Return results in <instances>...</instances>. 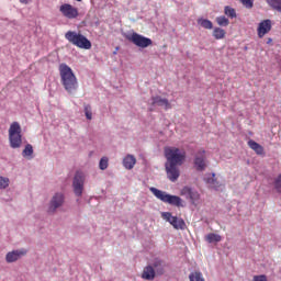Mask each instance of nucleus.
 <instances>
[{"label": "nucleus", "instance_id": "1", "mask_svg": "<svg viewBox=\"0 0 281 281\" xmlns=\"http://www.w3.org/2000/svg\"><path fill=\"white\" fill-rule=\"evenodd\" d=\"M165 157L167 159L165 162L167 178L175 183L181 176L178 166H183V162L186 161V151L177 147H167L165 148Z\"/></svg>", "mask_w": 281, "mask_h": 281}, {"label": "nucleus", "instance_id": "2", "mask_svg": "<svg viewBox=\"0 0 281 281\" xmlns=\"http://www.w3.org/2000/svg\"><path fill=\"white\" fill-rule=\"evenodd\" d=\"M59 76L61 85L67 93H76L78 91V78L71 67L63 63L59 65Z\"/></svg>", "mask_w": 281, "mask_h": 281}, {"label": "nucleus", "instance_id": "3", "mask_svg": "<svg viewBox=\"0 0 281 281\" xmlns=\"http://www.w3.org/2000/svg\"><path fill=\"white\" fill-rule=\"evenodd\" d=\"M150 192L161 201L162 203H168L169 205H173L175 207H183V200L179 198V195H172L166 191H161L155 187H151Z\"/></svg>", "mask_w": 281, "mask_h": 281}, {"label": "nucleus", "instance_id": "4", "mask_svg": "<svg viewBox=\"0 0 281 281\" xmlns=\"http://www.w3.org/2000/svg\"><path fill=\"white\" fill-rule=\"evenodd\" d=\"M21 124L19 122L11 123L9 127V144L11 148H21L23 145V135Z\"/></svg>", "mask_w": 281, "mask_h": 281}, {"label": "nucleus", "instance_id": "5", "mask_svg": "<svg viewBox=\"0 0 281 281\" xmlns=\"http://www.w3.org/2000/svg\"><path fill=\"white\" fill-rule=\"evenodd\" d=\"M65 38L69 41L71 45L79 47V49H91V41L76 31H68L65 34Z\"/></svg>", "mask_w": 281, "mask_h": 281}, {"label": "nucleus", "instance_id": "6", "mask_svg": "<svg viewBox=\"0 0 281 281\" xmlns=\"http://www.w3.org/2000/svg\"><path fill=\"white\" fill-rule=\"evenodd\" d=\"M87 180V176L82 171H76L72 178V190L74 194L77 196H82V192H85V181Z\"/></svg>", "mask_w": 281, "mask_h": 281}, {"label": "nucleus", "instance_id": "7", "mask_svg": "<svg viewBox=\"0 0 281 281\" xmlns=\"http://www.w3.org/2000/svg\"><path fill=\"white\" fill-rule=\"evenodd\" d=\"M63 205H65V194L60 192L55 193L48 203L47 214L54 215Z\"/></svg>", "mask_w": 281, "mask_h": 281}, {"label": "nucleus", "instance_id": "8", "mask_svg": "<svg viewBox=\"0 0 281 281\" xmlns=\"http://www.w3.org/2000/svg\"><path fill=\"white\" fill-rule=\"evenodd\" d=\"M126 38L130 43H133V45H136V47H140L142 49H146V47H150V45H153V40L138 33L127 35Z\"/></svg>", "mask_w": 281, "mask_h": 281}, {"label": "nucleus", "instance_id": "9", "mask_svg": "<svg viewBox=\"0 0 281 281\" xmlns=\"http://www.w3.org/2000/svg\"><path fill=\"white\" fill-rule=\"evenodd\" d=\"M193 166L198 172H203L207 168V157L205 156V149H200L193 160Z\"/></svg>", "mask_w": 281, "mask_h": 281}, {"label": "nucleus", "instance_id": "10", "mask_svg": "<svg viewBox=\"0 0 281 281\" xmlns=\"http://www.w3.org/2000/svg\"><path fill=\"white\" fill-rule=\"evenodd\" d=\"M161 217L164 221H167V223H170L173 229H186V221H183V218L172 216V213L170 212H162Z\"/></svg>", "mask_w": 281, "mask_h": 281}, {"label": "nucleus", "instance_id": "11", "mask_svg": "<svg viewBox=\"0 0 281 281\" xmlns=\"http://www.w3.org/2000/svg\"><path fill=\"white\" fill-rule=\"evenodd\" d=\"M59 12L66 19H78V9L69 3L61 4L59 7Z\"/></svg>", "mask_w": 281, "mask_h": 281}, {"label": "nucleus", "instance_id": "12", "mask_svg": "<svg viewBox=\"0 0 281 281\" xmlns=\"http://www.w3.org/2000/svg\"><path fill=\"white\" fill-rule=\"evenodd\" d=\"M23 256H27V249L21 248V249L12 250L5 255V261L9 263L16 262V260H21Z\"/></svg>", "mask_w": 281, "mask_h": 281}, {"label": "nucleus", "instance_id": "13", "mask_svg": "<svg viewBox=\"0 0 281 281\" xmlns=\"http://www.w3.org/2000/svg\"><path fill=\"white\" fill-rule=\"evenodd\" d=\"M151 105L153 106H161L165 109V111H168V109H172V104H170V101L166 98H161L159 95L151 97Z\"/></svg>", "mask_w": 281, "mask_h": 281}, {"label": "nucleus", "instance_id": "14", "mask_svg": "<svg viewBox=\"0 0 281 281\" xmlns=\"http://www.w3.org/2000/svg\"><path fill=\"white\" fill-rule=\"evenodd\" d=\"M259 38H262L266 34L271 32V20H262L257 29Z\"/></svg>", "mask_w": 281, "mask_h": 281}, {"label": "nucleus", "instance_id": "15", "mask_svg": "<svg viewBox=\"0 0 281 281\" xmlns=\"http://www.w3.org/2000/svg\"><path fill=\"white\" fill-rule=\"evenodd\" d=\"M205 183H207V186H210V188H212L213 190H218V188H221V182H218V180L216 179V173H209L205 178H204Z\"/></svg>", "mask_w": 281, "mask_h": 281}, {"label": "nucleus", "instance_id": "16", "mask_svg": "<svg viewBox=\"0 0 281 281\" xmlns=\"http://www.w3.org/2000/svg\"><path fill=\"white\" fill-rule=\"evenodd\" d=\"M155 268H153V266L148 265L143 269L142 276L140 278L143 280H148V281H153L155 280Z\"/></svg>", "mask_w": 281, "mask_h": 281}, {"label": "nucleus", "instance_id": "17", "mask_svg": "<svg viewBox=\"0 0 281 281\" xmlns=\"http://www.w3.org/2000/svg\"><path fill=\"white\" fill-rule=\"evenodd\" d=\"M135 164H137V159L133 155H127L123 159V166L126 170H133V168H135Z\"/></svg>", "mask_w": 281, "mask_h": 281}, {"label": "nucleus", "instance_id": "18", "mask_svg": "<svg viewBox=\"0 0 281 281\" xmlns=\"http://www.w3.org/2000/svg\"><path fill=\"white\" fill-rule=\"evenodd\" d=\"M248 146L251 148V150L256 151V155H265V147L262 145L256 143V140L250 139L248 140Z\"/></svg>", "mask_w": 281, "mask_h": 281}, {"label": "nucleus", "instance_id": "19", "mask_svg": "<svg viewBox=\"0 0 281 281\" xmlns=\"http://www.w3.org/2000/svg\"><path fill=\"white\" fill-rule=\"evenodd\" d=\"M156 276H164V261L156 259L151 265Z\"/></svg>", "mask_w": 281, "mask_h": 281}, {"label": "nucleus", "instance_id": "20", "mask_svg": "<svg viewBox=\"0 0 281 281\" xmlns=\"http://www.w3.org/2000/svg\"><path fill=\"white\" fill-rule=\"evenodd\" d=\"M34 147L32 146V144H27L25 145L24 149L22 150V157H24V159H33L34 158Z\"/></svg>", "mask_w": 281, "mask_h": 281}, {"label": "nucleus", "instance_id": "21", "mask_svg": "<svg viewBox=\"0 0 281 281\" xmlns=\"http://www.w3.org/2000/svg\"><path fill=\"white\" fill-rule=\"evenodd\" d=\"M182 192L191 199V201H199V192L194 191L192 188L184 187Z\"/></svg>", "mask_w": 281, "mask_h": 281}, {"label": "nucleus", "instance_id": "22", "mask_svg": "<svg viewBox=\"0 0 281 281\" xmlns=\"http://www.w3.org/2000/svg\"><path fill=\"white\" fill-rule=\"evenodd\" d=\"M198 25H201L204 30H212L214 27L212 21L203 18L198 19Z\"/></svg>", "mask_w": 281, "mask_h": 281}, {"label": "nucleus", "instance_id": "23", "mask_svg": "<svg viewBox=\"0 0 281 281\" xmlns=\"http://www.w3.org/2000/svg\"><path fill=\"white\" fill-rule=\"evenodd\" d=\"M205 239L206 241L212 244V243H221V240H223V237H221V235L218 234L210 233L206 235Z\"/></svg>", "mask_w": 281, "mask_h": 281}, {"label": "nucleus", "instance_id": "24", "mask_svg": "<svg viewBox=\"0 0 281 281\" xmlns=\"http://www.w3.org/2000/svg\"><path fill=\"white\" fill-rule=\"evenodd\" d=\"M272 10L281 13V0H266Z\"/></svg>", "mask_w": 281, "mask_h": 281}, {"label": "nucleus", "instance_id": "25", "mask_svg": "<svg viewBox=\"0 0 281 281\" xmlns=\"http://www.w3.org/2000/svg\"><path fill=\"white\" fill-rule=\"evenodd\" d=\"M225 30L221 29V27H215L213 30V36L216 41H221V38H225Z\"/></svg>", "mask_w": 281, "mask_h": 281}, {"label": "nucleus", "instance_id": "26", "mask_svg": "<svg viewBox=\"0 0 281 281\" xmlns=\"http://www.w3.org/2000/svg\"><path fill=\"white\" fill-rule=\"evenodd\" d=\"M189 280L190 281H205V279L203 278V273L199 272V271H193L189 274Z\"/></svg>", "mask_w": 281, "mask_h": 281}, {"label": "nucleus", "instance_id": "27", "mask_svg": "<svg viewBox=\"0 0 281 281\" xmlns=\"http://www.w3.org/2000/svg\"><path fill=\"white\" fill-rule=\"evenodd\" d=\"M224 14H226V16L229 19H236V10L229 5L224 8Z\"/></svg>", "mask_w": 281, "mask_h": 281}, {"label": "nucleus", "instance_id": "28", "mask_svg": "<svg viewBox=\"0 0 281 281\" xmlns=\"http://www.w3.org/2000/svg\"><path fill=\"white\" fill-rule=\"evenodd\" d=\"M216 22L221 27H227L229 25V19H227L225 15L216 18Z\"/></svg>", "mask_w": 281, "mask_h": 281}, {"label": "nucleus", "instance_id": "29", "mask_svg": "<svg viewBox=\"0 0 281 281\" xmlns=\"http://www.w3.org/2000/svg\"><path fill=\"white\" fill-rule=\"evenodd\" d=\"M10 186V178L0 176V190H5Z\"/></svg>", "mask_w": 281, "mask_h": 281}, {"label": "nucleus", "instance_id": "30", "mask_svg": "<svg viewBox=\"0 0 281 281\" xmlns=\"http://www.w3.org/2000/svg\"><path fill=\"white\" fill-rule=\"evenodd\" d=\"M100 170H106L109 168V158L102 157L99 162Z\"/></svg>", "mask_w": 281, "mask_h": 281}, {"label": "nucleus", "instance_id": "31", "mask_svg": "<svg viewBox=\"0 0 281 281\" xmlns=\"http://www.w3.org/2000/svg\"><path fill=\"white\" fill-rule=\"evenodd\" d=\"M85 115H86L87 120H93V113L91 111L90 104H85Z\"/></svg>", "mask_w": 281, "mask_h": 281}, {"label": "nucleus", "instance_id": "32", "mask_svg": "<svg viewBox=\"0 0 281 281\" xmlns=\"http://www.w3.org/2000/svg\"><path fill=\"white\" fill-rule=\"evenodd\" d=\"M274 188L279 194H281V175L278 176V178L274 181Z\"/></svg>", "mask_w": 281, "mask_h": 281}, {"label": "nucleus", "instance_id": "33", "mask_svg": "<svg viewBox=\"0 0 281 281\" xmlns=\"http://www.w3.org/2000/svg\"><path fill=\"white\" fill-rule=\"evenodd\" d=\"M240 2L243 3V5H245V8H248V10H250V8H254V0H240Z\"/></svg>", "mask_w": 281, "mask_h": 281}, {"label": "nucleus", "instance_id": "34", "mask_svg": "<svg viewBox=\"0 0 281 281\" xmlns=\"http://www.w3.org/2000/svg\"><path fill=\"white\" fill-rule=\"evenodd\" d=\"M252 281H269V280L267 279L266 274H259V276H255L252 278Z\"/></svg>", "mask_w": 281, "mask_h": 281}, {"label": "nucleus", "instance_id": "35", "mask_svg": "<svg viewBox=\"0 0 281 281\" xmlns=\"http://www.w3.org/2000/svg\"><path fill=\"white\" fill-rule=\"evenodd\" d=\"M20 3H24L25 5H27V0H20Z\"/></svg>", "mask_w": 281, "mask_h": 281}, {"label": "nucleus", "instance_id": "36", "mask_svg": "<svg viewBox=\"0 0 281 281\" xmlns=\"http://www.w3.org/2000/svg\"><path fill=\"white\" fill-rule=\"evenodd\" d=\"M117 49H120L119 47H116L115 52L113 54H117Z\"/></svg>", "mask_w": 281, "mask_h": 281}, {"label": "nucleus", "instance_id": "37", "mask_svg": "<svg viewBox=\"0 0 281 281\" xmlns=\"http://www.w3.org/2000/svg\"><path fill=\"white\" fill-rule=\"evenodd\" d=\"M271 41H272V40H271V38H269L267 43L269 44V43H271Z\"/></svg>", "mask_w": 281, "mask_h": 281}, {"label": "nucleus", "instance_id": "38", "mask_svg": "<svg viewBox=\"0 0 281 281\" xmlns=\"http://www.w3.org/2000/svg\"><path fill=\"white\" fill-rule=\"evenodd\" d=\"M76 1H79V2H80V1H82V0H76Z\"/></svg>", "mask_w": 281, "mask_h": 281}]
</instances>
